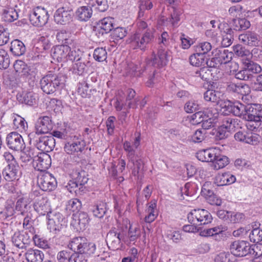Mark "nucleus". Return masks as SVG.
Masks as SVG:
<instances>
[{
	"label": "nucleus",
	"instance_id": "1",
	"mask_svg": "<svg viewBox=\"0 0 262 262\" xmlns=\"http://www.w3.org/2000/svg\"><path fill=\"white\" fill-rule=\"evenodd\" d=\"M70 246L75 252L71 255L70 262H88V256L94 254L96 251L95 245L88 243L83 237L74 238Z\"/></svg>",
	"mask_w": 262,
	"mask_h": 262
},
{
	"label": "nucleus",
	"instance_id": "2",
	"mask_svg": "<svg viewBox=\"0 0 262 262\" xmlns=\"http://www.w3.org/2000/svg\"><path fill=\"white\" fill-rule=\"evenodd\" d=\"M40 84L43 92L50 94L62 89L64 85V80L61 75L56 76L50 74L40 80Z\"/></svg>",
	"mask_w": 262,
	"mask_h": 262
},
{
	"label": "nucleus",
	"instance_id": "3",
	"mask_svg": "<svg viewBox=\"0 0 262 262\" xmlns=\"http://www.w3.org/2000/svg\"><path fill=\"white\" fill-rule=\"evenodd\" d=\"M29 137L30 142H33L37 149L42 151H51L55 146V140L52 136L39 137V135H36V133H30Z\"/></svg>",
	"mask_w": 262,
	"mask_h": 262
},
{
	"label": "nucleus",
	"instance_id": "4",
	"mask_svg": "<svg viewBox=\"0 0 262 262\" xmlns=\"http://www.w3.org/2000/svg\"><path fill=\"white\" fill-rule=\"evenodd\" d=\"M188 222L193 225H203L211 223L212 218L210 213L203 209H194L187 215Z\"/></svg>",
	"mask_w": 262,
	"mask_h": 262
},
{
	"label": "nucleus",
	"instance_id": "5",
	"mask_svg": "<svg viewBox=\"0 0 262 262\" xmlns=\"http://www.w3.org/2000/svg\"><path fill=\"white\" fill-rule=\"evenodd\" d=\"M37 185L45 191H51L57 186V182L54 177L48 172H40L37 177Z\"/></svg>",
	"mask_w": 262,
	"mask_h": 262
},
{
	"label": "nucleus",
	"instance_id": "6",
	"mask_svg": "<svg viewBox=\"0 0 262 262\" xmlns=\"http://www.w3.org/2000/svg\"><path fill=\"white\" fill-rule=\"evenodd\" d=\"M49 15L48 11L43 8L37 7L30 14L29 19L32 25L40 27L43 26L48 21Z\"/></svg>",
	"mask_w": 262,
	"mask_h": 262
},
{
	"label": "nucleus",
	"instance_id": "7",
	"mask_svg": "<svg viewBox=\"0 0 262 262\" xmlns=\"http://www.w3.org/2000/svg\"><path fill=\"white\" fill-rule=\"evenodd\" d=\"M8 147L14 151H22L26 147V145L22 136L16 132L9 133L6 137Z\"/></svg>",
	"mask_w": 262,
	"mask_h": 262
},
{
	"label": "nucleus",
	"instance_id": "8",
	"mask_svg": "<svg viewBox=\"0 0 262 262\" xmlns=\"http://www.w3.org/2000/svg\"><path fill=\"white\" fill-rule=\"evenodd\" d=\"M233 107L232 114L235 116L245 119L246 120H258V119H259L256 115L250 113L251 108L252 109V112L253 108L249 107L248 110H247L245 105L238 102H234Z\"/></svg>",
	"mask_w": 262,
	"mask_h": 262
},
{
	"label": "nucleus",
	"instance_id": "9",
	"mask_svg": "<svg viewBox=\"0 0 262 262\" xmlns=\"http://www.w3.org/2000/svg\"><path fill=\"white\" fill-rule=\"evenodd\" d=\"M53 127V124L50 117H40L37 119L35 123V131L31 133H36V135L47 134L52 129Z\"/></svg>",
	"mask_w": 262,
	"mask_h": 262
},
{
	"label": "nucleus",
	"instance_id": "10",
	"mask_svg": "<svg viewBox=\"0 0 262 262\" xmlns=\"http://www.w3.org/2000/svg\"><path fill=\"white\" fill-rule=\"evenodd\" d=\"M51 160L48 154L41 152L34 157L33 165L35 169L45 172L50 166Z\"/></svg>",
	"mask_w": 262,
	"mask_h": 262
},
{
	"label": "nucleus",
	"instance_id": "11",
	"mask_svg": "<svg viewBox=\"0 0 262 262\" xmlns=\"http://www.w3.org/2000/svg\"><path fill=\"white\" fill-rule=\"evenodd\" d=\"M154 38V31L147 29L142 35L136 33L131 37L132 41L136 42L141 49H144L146 46L150 43Z\"/></svg>",
	"mask_w": 262,
	"mask_h": 262
},
{
	"label": "nucleus",
	"instance_id": "12",
	"mask_svg": "<svg viewBox=\"0 0 262 262\" xmlns=\"http://www.w3.org/2000/svg\"><path fill=\"white\" fill-rule=\"evenodd\" d=\"M230 251L236 256L242 257L250 253V247L249 243L242 241H235L230 246Z\"/></svg>",
	"mask_w": 262,
	"mask_h": 262
},
{
	"label": "nucleus",
	"instance_id": "13",
	"mask_svg": "<svg viewBox=\"0 0 262 262\" xmlns=\"http://www.w3.org/2000/svg\"><path fill=\"white\" fill-rule=\"evenodd\" d=\"M72 12L66 7H60L57 9L54 15L55 21L60 25H66L70 22L72 18Z\"/></svg>",
	"mask_w": 262,
	"mask_h": 262
},
{
	"label": "nucleus",
	"instance_id": "14",
	"mask_svg": "<svg viewBox=\"0 0 262 262\" xmlns=\"http://www.w3.org/2000/svg\"><path fill=\"white\" fill-rule=\"evenodd\" d=\"M19 166L16 161H12L4 169L3 174L5 179L9 182L18 179Z\"/></svg>",
	"mask_w": 262,
	"mask_h": 262
},
{
	"label": "nucleus",
	"instance_id": "15",
	"mask_svg": "<svg viewBox=\"0 0 262 262\" xmlns=\"http://www.w3.org/2000/svg\"><path fill=\"white\" fill-rule=\"evenodd\" d=\"M168 59L167 57V52L164 49H160L158 50V56L154 54L151 55V57L147 62L148 65L154 66H166L168 64Z\"/></svg>",
	"mask_w": 262,
	"mask_h": 262
},
{
	"label": "nucleus",
	"instance_id": "16",
	"mask_svg": "<svg viewBox=\"0 0 262 262\" xmlns=\"http://www.w3.org/2000/svg\"><path fill=\"white\" fill-rule=\"evenodd\" d=\"M65 221L62 215L59 213H56L52 217L49 218L48 223V229L50 232L56 233L60 231L62 226H64Z\"/></svg>",
	"mask_w": 262,
	"mask_h": 262
},
{
	"label": "nucleus",
	"instance_id": "17",
	"mask_svg": "<svg viewBox=\"0 0 262 262\" xmlns=\"http://www.w3.org/2000/svg\"><path fill=\"white\" fill-rule=\"evenodd\" d=\"M70 51V48L67 45H58L52 50L51 55L53 59L60 62L67 57Z\"/></svg>",
	"mask_w": 262,
	"mask_h": 262
},
{
	"label": "nucleus",
	"instance_id": "18",
	"mask_svg": "<svg viewBox=\"0 0 262 262\" xmlns=\"http://www.w3.org/2000/svg\"><path fill=\"white\" fill-rule=\"evenodd\" d=\"M206 113H207V118H204L203 121H202V126L203 130L206 132V129L211 128L214 127L215 121V118L217 117L215 115H217L216 110L213 108H208L205 110Z\"/></svg>",
	"mask_w": 262,
	"mask_h": 262
},
{
	"label": "nucleus",
	"instance_id": "19",
	"mask_svg": "<svg viewBox=\"0 0 262 262\" xmlns=\"http://www.w3.org/2000/svg\"><path fill=\"white\" fill-rule=\"evenodd\" d=\"M31 238L27 233H21L19 232H15L12 237V242L14 246L18 248L23 249L28 245Z\"/></svg>",
	"mask_w": 262,
	"mask_h": 262
},
{
	"label": "nucleus",
	"instance_id": "20",
	"mask_svg": "<svg viewBox=\"0 0 262 262\" xmlns=\"http://www.w3.org/2000/svg\"><path fill=\"white\" fill-rule=\"evenodd\" d=\"M19 68H15V67H12L11 69L12 74L6 72L4 74V83L10 88H15L17 85V73L19 72Z\"/></svg>",
	"mask_w": 262,
	"mask_h": 262
},
{
	"label": "nucleus",
	"instance_id": "21",
	"mask_svg": "<svg viewBox=\"0 0 262 262\" xmlns=\"http://www.w3.org/2000/svg\"><path fill=\"white\" fill-rule=\"evenodd\" d=\"M216 152L219 149L216 148H209L199 151L196 154L197 159L202 162H211L215 157Z\"/></svg>",
	"mask_w": 262,
	"mask_h": 262
},
{
	"label": "nucleus",
	"instance_id": "22",
	"mask_svg": "<svg viewBox=\"0 0 262 262\" xmlns=\"http://www.w3.org/2000/svg\"><path fill=\"white\" fill-rule=\"evenodd\" d=\"M236 181L235 177L229 172L218 174L214 179V183L217 186L230 185Z\"/></svg>",
	"mask_w": 262,
	"mask_h": 262
},
{
	"label": "nucleus",
	"instance_id": "23",
	"mask_svg": "<svg viewBox=\"0 0 262 262\" xmlns=\"http://www.w3.org/2000/svg\"><path fill=\"white\" fill-rule=\"evenodd\" d=\"M122 239V237L120 234L113 229L107 233L106 241L109 247H111L113 250H115L119 248Z\"/></svg>",
	"mask_w": 262,
	"mask_h": 262
},
{
	"label": "nucleus",
	"instance_id": "24",
	"mask_svg": "<svg viewBox=\"0 0 262 262\" xmlns=\"http://www.w3.org/2000/svg\"><path fill=\"white\" fill-rule=\"evenodd\" d=\"M233 54L232 52H229L225 50L223 52H220L211 59V62L215 64H227L232 59Z\"/></svg>",
	"mask_w": 262,
	"mask_h": 262
},
{
	"label": "nucleus",
	"instance_id": "25",
	"mask_svg": "<svg viewBox=\"0 0 262 262\" xmlns=\"http://www.w3.org/2000/svg\"><path fill=\"white\" fill-rule=\"evenodd\" d=\"M85 143L83 141H77L66 143L64 147V151L69 155L81 152L84 149Z\"/></svg>",
	"mask_w": 262,
	"mask_h": 262
},
{
	"label": "nucleus",
	"instance_id": "26",
	"mask_svg": "<svg viewBox=\"0 0 262 262\" xmlns=\"http://www.w3.org/2000/svg\"><path fill=\"white\" fill-rule=\"evenodd\" d=\"M34 209L40 215H45L50 211L48 200L43 196H39L34 204Z\"/></svg>",
	"mask_w": 262,
	"mask_h": 262
},
{
	"label": "nucleus",
	"instance_id": "27",
	"mask_svg": "<svg viewBox=\"0 0 262 262\" xmlns=\"http://www.w3.org/2000/svg\"><path fill=\"white\" fill-rule=\"evenodd\" d=\"M234 138L236 141L246 143L254 144L257 141V138L252 133L239 131L235 134Z\"/></svg>",
	"mask_w": 262,
	"mask_h": 262
},
{
	"label": "nucleus",
	"instance_id": "28",
	"mask_svg": "<svg viewBox=\"0 0 262 262\" xmlns=\"http://www.w3.org/2000/svg\"><path fill=\"white\" fill-rule=\"evenodd\" d=\"M25 255L28 262H42L44 258V254L41 251L32 248L28 249Z\"/></svg>",
	"mask_w": 262,
	"mask_h": 262
},
{
	"label": "nucleus",
	"instance_id": "29",
	"mask_svg": "<svg viewBox=\"0 0 262 262\" xmlns=\"http://www.w3.org/2000/svg\"><path fill=\"white\" fill-rule=\"evenodd\" d=\"M220 152H216L215 157L212 160L211 166L215 170L222 169L229 163V158L224 155H221Z\"/></svg>",
	"mask_w": 262,
	"mask_h": 262
},
{
	"label": "nucleus",
	"instance_id": "30",
	"mask_svg": "<svg viewBox=\"0 0 262 262\" xmlns=\"http://www.w3.org/2000/svg\"><path fill=\"white\" fill-rule=\"evenodd\" d=\"M221 121V127L226 129L228 132L234 130L238 125V119H234L228 116L220 117Z\"/></svg>",
	"mask_w": 262,
	"mask_h": 262
},
{
	"label": "nucleus",
	"instance_id": "31",
	"mask_svg": "<svg viewBox=\"0 0 262 262\" xmlns=\"http://www.w3.org/2000/svg\"><path fill=\"white\" fill-rule=\"evenodd\" d=\"M92 12V7L89 5L78 8L76 12V14L78 19L86 21L91 17Z\"/></svg>",
	"mask_w": 262,
	"mask_h": 262
},
{
	"label": "nucleus",
	"instance_id": "32",
	"mask_svg": "<svg viewBox=\"0 0 262 262\" xmlns=\"http://www.w3.org/2000/svg\"><path fill=\"white\" fill-rule=\"evenodd\" d=\"M208 58L206 55L201 53L197 52L191 55L189 57V62L191 66H209L208 64Z\"/></svg>",
	"mask_w": 262,
	"mask_h": 262
},
{
	"label": "nucleus",
	"instance_id": "33",
	"mask_svg": "<svg viewBox=\"0 0 262 262\" xmlns=\"http://www.w3.org/2000/svg\"><path fill=\"white\" fill-rule=\"evenodd\" d=\"M147 208L146 210L147 215L145 217V221L146 223H151L157 216L158 213L156 211L157 203L155 200H154L147 205Z\"/></svg>",
	"mask_w": 262,
	"mask_h": 262
},
{
	"label": "nucleus",
	"instance_id": "34",
	"mask_svg": "<svg viewBox=\"0 0 262 262\" xmlns=\"http://www.w3.org/2000/svg\"><path fill=\"white\" fill-rule=\"evenodd\" d=\"M10 51L15 56L23 55L26 51L24 43L18 39H15L11 42Z\"/></svg>",
	"mask_w": 262,
	"mask_h": 262
},
{
	"label": "nucleus",
	"instance_id": "35",
	"mask_svg": "<svg viewBox=\"0 0 262 262\" xmlns=\"http://www.w3.org/2000/svg\"><path fill=\"white\" fill-rule=\"evenodd\" d=\"M13 128L20 132H24L28 127V124L24 118L21 116L13 114L12 116Z\"/></svg>",
	"mask_w": 262,
	"mask_h": 262
},
{
	"label": "nucleus",
	"instance_id": "36",
	"mask_svg": "<svg viewBox=\"0 0 262 262\" xmlns=\"http://www.w3.org/2000/svg\"><path fill=\"white\" fill-rule=\"evenodd\" d=\"M73 179L75 180L79 184V186H82L87 183L89 178L86 171L77 169L73 171L71 174Z\"/></svg>",
	"mask_w": 262,
	"mask_h": 262
},
{
	"label": "nucleus",
	"instance_id": "37",
	"mask_svg": "<svg viewBox=\"0 0 262 262\" xmlns=\"http://www.w3.org/2000/svg\"><path fill=\"white\" fill-rule=\"evenodd\" d=\"M92 212L96 217L101 218L106 212V204L103 202H98L91 208Z\"/></svg>",
	"mask_w": 262,
	"mask_h": 262
},
{
	"label": "nucleus",
	"instance_id": "38",
	"mask_svg": "<svg viewBox=\"0 0 262 262\" xmlns=\"http://www.w3.org/2000/svg\"><path fill=\"white\" fill-rule=\"evenodd\" d=\"M73 220L74 224L79 226L80 229L85 227L88 224L89 217L86 213L84 212H80L78 214H74Z\"/></svg>",
	"mask_w": 262,
	"mask_h": 262
},
{
	"label": "nucleus",
	"instance_id": "39",
	"mask_svg": "<svg viewBox=\"0 0 262 262\" xmlns=\"http://www.w3.org/2000/svg\"><path fill=\"white\" fill-rule=\"evenodd\" d=\"M207 113L205 111L196 112L190 116L187 117L189 122L193 125L199 124L203 121L204 118H207Z\"/></svg>",
	"mask_w": 262,
	"mask_h": 262
},
{
	"label": "nucleus",
	"instance_id": "40",
	"mask_svg": "<svg viewBox=\"0 0 262 262\" xmlns=\"http://www.w3.org/2000/svg\"><path fill=\"white\" fill-rule=\"evenodd\" d=\"M89 5L99 12H104L108 8L107 0H90Z\"/></svg>",
	"mask_w": 262,
	"mask_h": 262
},
{
	"label": "nucleus",
	"instance_id": "41",
	"mask_svg": "<svg viewBox=\"0 0 262 262\" xmlns=\"http://www.w3.org/2000/svg\"><path fill=\"white\" fill-rule=\"evenodd\" d=\"M233 40V31L231 28H227L224 31L221 45L223 47L230 46Z\"/></svg>",
	"mask_w": 262,
	"mask_h": 262
},
{
	"label": "nucleus",
	"instance_id": "42",
	"mask_svg": "<svg viewBox=\"0 0 262 262\" xmlns=\"http://www.w3.org/2000/svg\"><path fill=\"white\" fill-rule=\"evenodd\" d=\"M221 95V93L219 91L209 90L204 93V98L207 101L219 103H220Z\"/></svg>",
	"mask_w": 262,
	"mask_h": 262
},
{
	"label": "nucleus",
	"instance_id": "43",
	"mask_svg": "<svg viewBox=\"0 0 262 262\" xmlns=\"http://www.w3.org/2000/svg\"><path fill=\"white\" fill-rule=\"evenodd\" d=\"M21 98L19 101L30 106H33L37 103L36 95L33 92H28L24 94L23 96H20Z\"/></svg>",
	"mask_w": 262,
	"mask_h": 262
},
{
	"label": "nucleus",
	"instance_id": "44",
	"mask_svg": "<svg viewBox=\"0 0 262 262\" xmlns=\"http://www.w3.org/2000/svg\"><path fill=\"white\" fill-rule=\"evenodd\" d=\"M133 158L134 161L130 162L134 165L133 173L134 176H136L140 172L143 170L144 163L143 160L139 157L138 155L135 156V157H134Z\"/></svg>",
	"mask_w": 262,
	"mask_h": 262
},
{
	"label": "nucleus",
	"instance_id": "45",
	"mask_svg": "<svg viewBox=\"0 0 262 262\" xmlns=\"http://www.w3.org/2000/svg\"><path fill=\"white\" fill-rule=\"evenodd\" d=\"M77 93L83 98H86L90 95V90L85 81L83 80L79 82L77 85Z\"/></svg>",
	"mask_w": 262,
	"mask_h": 262
},
{
	"label": "nucleus",
	"instance_id": "46",
	"mask_svg": "<svg viewBox=\"0 0 262 262\" xmlns=\"http://www.w3.org/2000/svg\"><path fill=\"white\" fill-rule=\"evenodd\" d=\"M249 237L251 242L258 243L262 241V230L259 228H254L249 235Z\"/></svg>",
	"mask_w": 262,
	"mask_h": 262
},
{
	"label": "nucleus",
	"instance_id": "47",
	"mask_svg": "<svg viewBox=\"0 0 262 262\" xmlns=\"http://www.w3.org/2000/svg\"><path fill=\"white\" fill-rule=\"evenodd\" d=\"M123 149L127 152V157L129 161H133L134 157L137 156L135 154V148L128 141H125L123 143Z\"/></svg>",
	"mask_w": 262,
	"mask_h": 262
},
{
	"label": "nucleus",
	"instance_id": "48",
	"mask_svg": "<svg viewBox=\"0 0 262 262\" xmlns=\"http://www.w3.org/2000/svg\"><path fill=\"white\" fill-rule=\"evenodd\" d=\"M2 15L6 21L12 22L18 18V13L14 8L2 12Z\"/></svg>",
	"mask_w": 262,
	"mask_h": 262
},
{
	"label": "nucleus",
	"instance_id": "49",
	"mask_svg": "<svg viewBox=\"0 0 262 262\" xmlns=\"http://www.w3.org/2000/svg\"><path fill=\"white\" fill-rule=\"evenodd\" d=\"M30 208L28 205L24 201V199L21 198L18 199L15 205V212H18L23 215H26L28 212V208Z\"/></svg>",
	"mask_w": 262,
	"mask_h": 262
},
{
	"label": "nucleus",
	"instance_id": "50",
	"mask_svg": "<svg viewBox=\"0 0 262 262\" xmlns=\"http://www.w3.org/2000/svg\"><path fill=\"white\" fill-rule=\"evenodd\" d=\"M235 77L238 79L247 80L251 76V71L249 68H244L238 71L233 70Z\"/></svg>",
	"mask_w": 262,
	"mask_h": 262
},
{
	"label": "nucleus",
	"instance_id": "51",
	"mask_svg": "<svg viewBox=\"0 0 262 262\" xmlns=\"http://www.w3.org/2000/svg\"><path fill=\"white\" fill-rule=\"evenodd\" d=\"M127 34L126 30L122 27H117L113 30L111 35L112 38L115 40H119L123 39Z\"/></svg>",
	"mask_w": 262,
	"mask_h": 262
},
{
	"label": "nucleus",
	"instance_id": "52",
	"mask_svg": "<svg viewBox=\"0 0 262 262\" xmlns=\"http://www.w3.org/2000/svg\"><path fill=\"white\" fill-rule=\"evenodd\" d=\"M99 26L107 33L113 29V20L110 17L104 18L101 20V24Z\"/></svg>",
	"mask_w": 262,
	"mask_h": 262
},
{
	"label": "nucleus",
	"instance_id": "53",
	"mask_svg": "<svg viewBox=\"0 0 262 262\" xmlns=\"http://www.w3.org/2000/svg\"><path fill=\"white\" fill-rule=\"evenodd\" d=\"M211 48L212 46L210 43L208 42H203L195 46V51L205 55L206 53L211 50Z\"/></svg>",
	"mask_w": 262,
	"mask_h": 262
},
{
	"label": "nucleus",
	"instance_id": "54",
	"mask_svg": "<svg viewBox=\"0 0 262 262\" xmlns=\"http://www.w3.org/2000/svg\"><path fill=\"white\" fill-rule=\"evenodd\" d=\"M94 59L99 62L105 60L107 57V53L105 49L102 48H97L94 52Z\"/></svg>",
	"mask_w": 262,
	"mask_h": 262
},
{
	"label": "nucleus",
	"instance_id": "55",
	"mask_svg": "<svg viewBox=\"0 0 262 262\" xmlns=\"http://www.w3.org/2000/svg\"><path fill=\"white\" fill-rule=\"evenodd\" d=\"M81 203L77 199L70 200L68 202L67 208L73 212H78L81 208Z\"/></svg>",
	"mask_w": 262,
	"mask_h": 262
},
{
	"label": "nucleus",
	"instance_id": "56",
	"mask_svg": "<svg viewBox=\"0 0 262 262\" xmlns=\"http://www.w3.org/2000/svg\"><path fill=\"white\" fill-rule=\"evenodd\" d=\"M233 51L238 56L244 57V55L251 56L250 55V51L246 49L245 47L239 44L234 46L233 47Z\"/></svg>",
	"mask_w": 262,
	"mask_h": 262
},
{
	"label": "nucleus",
	"instance_id": "57",
	"mask_svg": "<svg viewBox=\"0 0 262 262\" xmlns=\"http://www.w3.org/2000/svg\"><path fill=\"white\" fill-rule=\"evenodd\" d=\"M127 97L126 100L129 101L128 103V107L129 108H134L136 105V99L134 101H130V100L134 98L135 96L136 92L132 89H127L126 91Z\"/></svg>",
	"mask_w": 262,
	"mask_h": 262
},
{
	"label": "nucleus",
	"instance_id": "58",
	"mask_svg": "<svg viewBox=\"0 0 262 262\" xmlns=\"http://www.w3.org/2000/svg\"><path fill=\"white\" fill-rule=\"evenodd\" d=\"M233 104L234 103L230 101H221L220 102V106L221 107L223 113L225 114L232 113Z\"/></svg>",
	"mask_w": 262,
	"mask_h": 262
},
{
	"label": "nucleus",
	"instance_id": "59",
	"mask_svg": "<svg viewBox=\"0 0 262 262\" xmlns=\"http://www.w3.org/2000/svg\"><path fill=\"white\" fill-rule=\"evenodd\" d=\"M205 134L204 130L198 129L191 136V140L194 143H200L205 139Z\"/></svg>",
	"mask_w": 262,
	"mask_h": 262
},
{
	"label": "nucleus",
	"instance_id": "60",
	"mask_svg": "<svg viewBox=\"0 0 262 262\" xmlns=\"http://www.w3.org/2000/svg\"><path fill=\"white\" fill-rule=\"evenodd\" d=\"M32 238L35 245L38 247L45 249L49 248L48 241L47 240L39 237L37 235H33Z\"/></svg>",
	"mask_w": 262,
	"mask_h": 262
},
{
	"label": "nucleus",
	"instance_id": "61",
	"mask_svg": "<svg viewBox=\"0 0 262 262\" xmlns=\"http://www.w3.org/2000/svg\"><path fill=\"white\" fill-rule=\"evenodd\" d=\"M259 40H258V35L255 33L248 32V40L247 44L250 46H258Z\"/></svg>",
	"mask_w": 262,
	"mask_h": 262
},
{
	"label": "nucleus",
	"instance_id": "62",
	"mask_svg": "<svg viewBox=\"0 0 262 262\" xmlns=\"http://www.w3.org/2000/svg\"><path fill=\"white\" fill-rule=\"evenodd\" d=\"M185 111L188 113H191L199 110V104L194 101H188L184 106Z\"/></svg>",
	"mask_w": 262,
	"mask_h": 262
},
{
	"label": "nucleus",
	"instance_id": "63",
	"mask_svg": "<svg viewBox=\"0 0 262 262\" xmlns=\"http://www.w3.org/2000/svg\"><path fill=\"white\" fill-rule=\"evenodd\" d=\"M79 184L74 179L69 181L67 185H66L67 189L71 193L74 192L76 193L81 189V186H80L79 188Z\"/></svg>",
	"mask_w": 262,
	"mask_h": 262
},
{
	"label": "nucleus",
	"instance_id": "64",
	"mask_svg": "<svg viewBox=\"0 0 262 262\" xmlns=\"http://www.w3.org/2000/svg\"><path fill=\"white\" fill-rule=\"evenodd\" d=\"M93 33L99 41H103L105 36L107 34V33L99 26L94 27L93 29Z\"/></svg>",
	"mask_w": 262,
	"mask_h": 262
}]
</instances>
